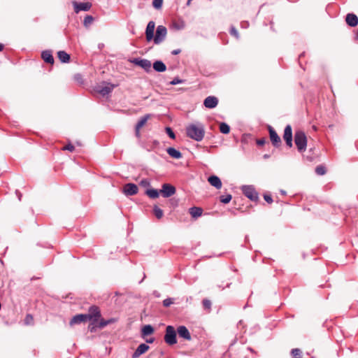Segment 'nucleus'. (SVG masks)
Wrapping results in <instances>:
<instances>
[{
	"label": "nucleus",
	"instance_id": "obj_1",
	"mask_svg": "<svg viewBox=\"0 0 358 358\" xmlns=\"http://www.w3.org/2000/svg\"><path fill=\"white\" fill-rule=\"evenodd\" d=\"M186 134L189 138L196 141H201L205 134L204 127L200 122L191 124L187 127Z\"/></svg>",
	"mask_w": 358,
	"mask_h": 358
},
{
	"label": "nucleus",
	"instance_id": "obj_2",
	"mask_svg": "<svg viewBox=\"0 0 358 358\" xmlns=\"http://www.w3.org/2000/svg\"><path fill=\"white\" fill-rule=\"evenodd\" d=\"M294 142L299 152H304L307 146V138L302 131H296L294 134Z\"/></svg>",
	"mask_w": 358,
	"mask_h": 358
},
{
	"label": "nucleus",
	"instance_id": "obj_3",
	"mask_svg": "<svg viewBox=\"0 0 358 358\" xmlns=\"http://www.w3.org/2000/svg\"><path fill=\"white\" fill-rule=\"evenodd\" d=\"M241 189L243 194L251 201H257L258 199V193L252 185H243Z\"/></svg>",
	"mask_w": 358,
	"mask_h": 358
},
{
	"label": "nucleus",
	"instance_id": "obj_4",
	"mask_svg": "<svg viewBox=\"0 0 358 358\" xmlns=\"http://www.w3.org/2000/svg\"><path fill=\"white\" fill-rule=\"evenodd\" d=\"M164 340L169 345H173L177 343L176 331L172 326H168L166 327Z\"/></svg>",
	"mask_w": 358,
	"mask_h": 358
},
{
	"label": "nucleus",
	"instance_id": "obj_5",
	"mask_svg": "<svg viewBox=\"0 0 358 358\" xmlns=\"http://www.w3.org/2000/svg\"><path fill=\"white\" fill-rule=\"evenodd\" d=\"M114 87V85L110 83H103L102 85H99L96 87V91L102 96H106L110 93Z\"/></svg>",
	"mask_w": 358,
	"mask_h": 358
},
{
	"label": "nucleus",
	"instance_id": "obj_6",
	"mask_svg": "<svg viewBox=\"0 0 358 358\" xmlns=\"http://www.w3.org/2000/svg\"><path fill=\"white\" fill-rule=\"evenodd\" d=\"M155 27V23L153 21H150L148 22L145 34H146V39L148 41H150L152 39L154 40L155 43H157V35L154 36V30Z\"/></svg>",
	"mask_w": 358,
	"mask_h": 358
},
{
	"label": "nucleus",
	"instance_id": "obj_7",
	"mask_svg": "<svg viewBox=\"0 0 358 358\" xmlns=\"http://www.w3.org/2000/svg\"><path fill=\"white\" fill-rule=\"evenodd\" d=\"M153 331H154V329L150 324L145 325L142 328V330H141L142 337L145 341L146 343H151L154 341V338H148V336H150V334H152L153 333Z\"/></svg>",
	"mask_w": 358,
	"mask_h": 358
},
{
	"label": "nucleus",
	"instance_id": "obj_8",
	"mask_svg": "<svg viewBox=\"0 0 358 358\" xmlns=\"http://www.w3.org/2000/svg\"><path fill=\"white\" fill-rule=\"evenodd\" d=\"M175 192L176 188L174 186L168 183H165L162 185V189H160L159 192L158 191V195L159 193H161L164 197H169L174 194Z\"/></svg>",
	"mask_w": 358,
	"mask_h": 358
},
{
	"label": "nucleus",
	"instance_id": "obj_9",
	"mask_svg": "<svg viewBox=\"0 0 358 358\" xmlns=\"http://www.w3.org/2000/svg\"><path fill=\"white\" fill-rule=\"evenodd\" d=\"M85 315L87 316L88 320H93V324L96 322L98 318L101 316L100 310L96 306H91L89 309L88 314Z\"/></svg>",
	"mask_w": 358,
	"mask_h": 358
},
{
	"label": "nucleus",
	"instance_id": "obj_10",
	"mask_svg": "<svg viewBox=\"0 0 358 358\" xmlns=\"http://www.w3.org/2000/svg\"><path fill=\"white\" fill-rule=\"evenodd\" d=\"M268 131H269L270 139H271L272 144L275 147L280 146V145L281 143V139H280V136L278 135L276 131L274 130V129L271 126H268Z\"/></svg>",
	"mask_w": 358,
	"mask_h": 358
},
{
	"label": "nucleus",
	"instance_id": "obj_11",
	"mask_svg": "<svg viewBox=\"0 0 358 358\" xmlns=\"http://www.w3.org/2000/svg\"><path fill=\"white\" fill-rule=\"evenodd\" d=\"M283 138L288 147H292V129L289 124H287L284 130Z\"/></svg>",
	"mask_w": 358,
	"mask_h": 358
},
{
	"label": "nucleus",
	"instance_id": "obj_12",
	"mask_svg": "<svg viewBox=\"0 0 358 358\" xmlns=\"http://www.w3.org/2000/svg\"><path fill=\"white\" fill-rule=\"evenodd\" d=\"M218 104V99L214 96H209L204 99L203 105L207 108H214Z\"/></svg>",
	"mask_w": 358,
	"mask_h": 358
},
{
	"label": "nucleus",
	"instance_id": "obj_13",
	"mask_svg": "<svg viewBox=\"0 0 358 358\" xmlns=\"http://www.w3.org/2000/svg\"><path fill=\"white\" fill-rule=\"evenodd\" d=\"M123 192L127 196L134 195L138 192V187L133 183L126 184L123 187Z\"/></svg>",
	"mask_w": 358,
	"mask_h": 358
},
{
	"label": "nucleus",
	"instance_id": "obj_14",
	"mask_svg": "<svg viewBox=\"0 0 358 358\" xmlns=\"http://www.w3.org/2000/svg\"><path fill=\"white\" fill-rule=\"evenodd\" d=\"M131 62L142 67L145 71H149L152 66L151 62L148 59L135 58L131 61Z\"/></svg>",
	"mask_w": 358,
	"mask_h": 358
},
{
	"label": "nucleus",
	"instance_id": "obj_15",
	"mask_svg": "<svg viewBox=\"0 0 358 358\" xmlns=\"http://www.w3.org/2000/svg\"><path fill=\"white\" fill-rule=\"evenodd\" d=\"M73 5L74 6V10L76 13H79L81 10H89L92 6V4L89 2L77 3L76 1H73Z\"/></svg>",
	"mask_w": 358,
	"mask_h": 358
},
{
	"label": "nucleus",
	"instance_id": "obj_16",
	"mask_svg": "<svg viewBox=\"0 0 358 358\" xmlns=\"http://www.w3.org/2000/svg\"><path fill=\"white\" fill-rule=\"evenodd\" d=\"M177 332L180 338H182L187 341H190L192 338L189 330L185 326H179L178 327Z\"/></svg>",
	"mask_w": 358,
	"mask_h": 358
},
{
	"label": "nucleus",
	"instance_id": "obj_17",
	"mask_svg": "<svg viewBox=\"0 0 358 358\" xmlns=\"http://www.w3.org/2000/svg\"><path fill=\"white\" fill-rule=\"evenodd\" d=\"M87 320V316L85 314H78L73 317L69 322V324L73 326L74 324H78Z\"/></svg>",
	"mask_w": 358,
	"mask_h": 358
},
{
	"label": "nucleus",
	"instance_id": "obj_18",
	"mask_svg": "<svg viewBox=\"0 0 358 358\" xmlns=\"http://www.w3.org/2000/svg\"><path fill=\"white\" fill-rule=\"evenodd\" d=\"M150 117V115H146L143 117H142L139 120L138 122H137L136 125V128H135V132H136V136L137 137H139L140 136V129L146 124L148 120L149 119Z\"/></svg>",
	"mask_w": 358,
	"mask_h": 358
},
{
	"label": "nucleus",
	"instance_id": "obj_19",
	"mask_svg": "<svg viewBox=\"0 0 358 358\" xmlns=\"http://www.w3.org/2000/svg\"><path fill=\"white\" fill-rule=\"evenodd\" d=\"M208 182L217 189L222 187V181L219 177L216 176H210L208 178Z\"/></svg>",
	"mask_w": 358,
	"mask_h": 358
},
{
	"label": "nucleus",
	"instance_id": "obj_20",
	"mask_svg": "<svg viewBox=\"0 0 358 358\" xmlns=\"http://www.w3.org/2000/svg\"><path fill=\"white\" fill-rule=\"evenodd\" d=\"M149 349V346L145 343L141 344L136 351L134 352L132 357L137 358L140 357L141 355L145 353Z\"/></svg>",
	"mask_w": 358,
	"mask_h": 358
},
{
	"label": "nucleus",
	"instance_id": "obj_21",
	"mask_svg": "<svg viewBox=\"0 0 358 358\" xmlns=\"http://www.w3.org/2000/svg\"><path fill=\"white\" fill-rule=\"evenodd\" d=\"M347 24L350 27H355L358 24V17L353 13H348L345 18Z\"/></svg>",
	"mask_w": 358,
	"mask_h": 358
},
{
	"label": "nucleus",
	"instance_id": "obj_22",
	"mask_svg": "<svg viewBox=\"0 0 358 358\" xmlns=\"http://www.w3.org/2000/svg\"><path fill=\"white\" fill-rule=\"evenodd\" d=\"M42 59L48 64H52L54 63V58L52 55V52L50 50L43 51L41 53Z\"/></svg>",
	"mask_w": 358,
	"mask_h": 358
},
{
	"label": "nucleus",
	"instance_id": "obj_23",
	"mask_svg": "<svg viewBox=\"0 0 358 358\" xmlns=\"http://www.w3.org/2000/svg\"><path fill=\"white\" fill-rule=\"evenodd\" d=\"M167 153L173 159H180L182 157V153L179 151L175 149L174 148H168L166 149Z\"/></svg>",
	"mask_w": 358,
	"mask_h": 358
},
{
	"label": "nucleus",
	"instance_id": "obj_24",
	"mask_svg": "<svg viewBox=\"0 0 358 358\" xmlns=\"http://www.w3.org/2000/svg\"><path fill=\"white\" fill-rule=\"evenodd\" d=\"M166 33L167 31L166 27L162 25L158 26V43H159L164 39Z\"/></svg>",
	"mask_w": 358,
	"mask_h": 358
},
{
	"label": "nucleus",
	"instance_id": "obj_25",
	"mask_svg": "<svg viewBox=\"0 0 358 358\" xmlns=\"http://www.w3.org/2000/svg\"><path fill=\"white\" fill-rule=\"evenodd\" d=\"M203 210L199 207H192L189 208V213L192 217L197 218L202 215Z\"/></svg>",
	"mask_w": 358,
	"mask_h": 358
},
{
	"label": "nucleus",
	"instance_id": "obj_26",
	"mask_svg": "<svg viewBox=\"0 0 358 358\" xmlns=\"http://www.w3.org/2000/svg\"><path fill=\"white\" fill-rule=\"evenodd\" d=\"M57 56L62 62L66 63L70 60V55L65 51H59L57 52Z\"/></svg>",
	"mask_w": 358,
	"mask_h": 358
},
{
	"label": "nucleus",
	"instance_id": "obj_27",
	"mask_svg": "<svg viewBox=\"0 0 358 358\" xmlns=\"http://www.w3.org/2000/svg\"><path fill=\"white\" fill-rule=\"evenodd\" d=\"M115 322V319H114V318H111V319H109V320H105L102 319L99 322L98 326H99V328L102 329V328L105 327L106 326H107L108 324L114 323Z\"/></svg>",
	"mask_w": 358,
	"mask_h": 358
},
{
	"label": "nucleus",
	"instance_id": "obj_28",
	"mask_svg": "<svg viewBox=\"0 0 358 358\" xmlns=\"http://www.w3.org/2000/svg\"><path fill=\"white\" fill-rule=\"evenodd\" d=\"M220 131L224 134H227L230 131V127L227 123L222 122L220 124Z\"/></svg>",
	"mask_w": 358,
	"mask_h": 358
},
{
	"label": "nucleus",
	"instance_id": "obj_29",
	"mask_svg": "<svg viewBox=\"0 0 358 358\" xmlns=\"http://www.w3.org/2000/svg\"><path fill=\"white\" fill-rule=\"evenodd\" d=\"M292 358H301L302 352L299 348H294L291 350Z\"/></svg>",
	"mask_w": 358,
	"mask_h": 358
},
{
	"label": "nucleus",
	"instance_id": "obj_30",
	"mask_svg": "<svg viewBox=\"0 0 358 358\" xmlns=\"http://www.w3.org/2000/svg\"><path fill=\"white\" fill-rule=\"evenodd\" d=\"M145 194H147L151 199L157 198V189H146Z\"/></svg>",
	"mask_w": 358,
	"mask_h": 358
},
{
	"label": "nucleus",
	"instance_id": "obj_31",
	"mask_svg": "<svg viewBox=\"0 0 358 358\" xmlns=\"http://www.w3.org/2000/svg\"><path fill=\"white\" fill-rule=\"evenodd\" d=\"M94 18L91 15H87L83 21L84 26L87 27L93 22Z\"/></svg>",
	"mask_w": 358,
	"mask_h": 358
},
{
	"label": "nucleus",
	"instance_id": "obj_32",
	"mask_svg": "<svg viewBox=\"0 0 358 358\" xmlns=\"http://www.w3.org/2000/svg\"><path fill=\"white\" fill-rule=\"evenodd\" d=\"M315 173L317 175L322 176L326 173V168L323 166H317L315 168Z\"/></svg>",
	"mask_w": 358,
	"mask_h": 358
},
{
	"label": "nucleus",
	"instance_id": "obj_33",
	"mask_svg": "<svg viewBox=\"0 0 358 358\" xmlns=\"http://www.w3.org/2000/svg\"><path fill=\"white\" fill-rule=\"evenodd\" d=\"M231 194H227L225 196H221L220 198V200L223 203H228L231 200Z\"/></svg>",
	"mask_w": 358,
	"mask_h": 358
},
{
	"label": "nucleus",
	"instance_id": "obj_34",
	"mask_svg": "<svg viewBox=\"0 0 358 358\" xmlns=\"http://www.w3.org/2000/svg\"><path fill=\"white\" fill-rule=\"evenodd\" d=\"M140 185L143 187L148 188L150 186V180L148 178H145L141 180Z\"/></svg>",
	"mask_w": 358,
	"mask_h": 358
},
{
	"label": "nucleus",
	"instance_id": "obj_35",
	"mask_svg": "<svg viewBox=\"0 0 358 358\" xmlns=\"http://www.w3.org/2000/svg\"><path fill=\"white\" fill-rule=\"evenodd\" d=\"M203 306L205 309L210 310L211 308V301L207 299H205L202 301Z\"/></svg>",
	"mask_w": 358,
	"mask_h": 358
},
{
	"label": "nucleus",
	"instance_id": "obj_36",
	"mask_svg": "<svg viewBox=\"0 0 358 358\" xmlns=\"http://www.w3.org/2000/svg\"><path fill=\"white\" fill-rule=\"evenodd\" d=\"M165 130L166 134L171 139H174L176 138V135L171 127H167L165 128Z\"/></svg>",
	"mask_w": 358,
	"mask_h": 358
},
{
	"label": "nucleus",
	"instance_id": "obj_37",
	"mask_svg": "<svg viewBox=\"0 0 358 358\" xmlns=\"http://www.w3.org/2000/svg\"><path fill=\"white\" fill-rule=\"evenodd\" d=\"M173 303V299L168 298L163 301V306L164 307H169Z\"/></svg>",
	"mask_w": 358,
	"mask_h": 358
},
{
	"label": "nucleus",
	"instance_id": "obj_38",
	"mask_svg": "<svg viewBox=\"0 0 358 358\" xmlns=\"http://www.w3.org/2000/svg\"><path fill=\"white\" fill-rule=\"evenodd\" d=\"M185 83L184 80L180 79L179 78H175L173 80H171L170 82V84L175 85L181 84V83Z\"/></svg>",
	"mask_w": 358,
	"mask_h": 358
},
{
	"label": "nucleus",
	"instance_id": "obj_39",
	"mask_svg": "<svg viewBox=\"0 0 358 358\" xmlns=\"http://www.w3.org/2000/svg\"><path fill=\"white\" fill-rule=\"evenodd\" d=\"M166 70V65L161 61H158V72H163Z\"/></svg>",
	"mask_w": 358,
	"mask_h": 358
},
{
	"label": "nucleus",
	"instance_id": "obj_40",
	"mask_svg": "<svg viewBox=\"0 0 358 358\" xmlns=\"http://www.w3.org/2000/svg\"><path fill=\"white\" fill-rule=\"evenodd\" d=\"M230 34L236 38H238V32L234 27H231Z\"/></svg>",
	"mask_w": 358,
	"mask_h": 358
},
{
	"label": "nucleus",
	"instance_id": "obj_41",
	"mask_svg": "<svg viewBox=\"0 0 358 358\" xmlns=\"http://www.w3.org/2000/svg\"><path fill=\"white\" fill-rule=\"evenodd\" d=\"M33 322V317L31 315H27L24 319V323L26 324H31Z\"/></svg>",
	"mask_w": 358,
	"mask_h": 358
},
{
	"label": "nucleus",
	"instance_id": "obj_42",
	"mask_svg": "<svg viewBox=\"0 0 358 358\" xmlns=\"http://www.w3.org/2000/svg\"><path fill=\"white\" fill-rule=\"evenodd\" d=\"M63 150H69V151H70V152H73V151L74 150V146H73L72 144L69 143V144L66 145L63 148Z\"/></svg>",
	"mask_w": 358,
	"mask_h": 358
},
{
	"label": "nucleus",
	"instance_id": "obj_43",
	"mask_svg": "<svg viewBox=\"0 0 358 358\" xmlns=\"http://www.w3.org/2000/svg\"><path fill=\"white\" fill-rule=\"evenodd\" d=\"M264 200L268 203H271L273 202V199L270 195L264 194Z\"/></svg>",
	"mask_w": 358,
	"mask_h": 358
},
{
	"label": "nucleus",
	"instance_id": "obj_44",
	"mask_svg": "<svg viewBox=\"0 0 358 358\" xmlns=\"http://www.w3.org/2000/svg\"><path fill=\"white\" fill-rule=\"evenodd\" d=\"M265 143H266V139L264 138L257 140V144L258 145H264Z\"/></svg>",
	"mask_w": 358,
	"mask_h": 358
},
{
	"label": "nucleus",
	"instance_id": "obj_45",
	"mask_svg": "<svg viewBox=\"0 0 358 358\" xmlns=\"http://www.w3.org/2000/svg\"><path fill=\"white\" fill-rule=\"evenodd\" d=\"M241 25L242 28H247L249 26V23L248 22H243Z\"/></svg>",
	"mask_w": 358,
	"mask_h": 358
},
{
	"label": "nucleus",
	"instance_id": "obj_46",
	"mask_svg": "<svg viewBox=\"0 0 358 358\" xmlns=\"http://www.w3.org/2000/svg\"><path fill=\"white\" fill-rule=\"evenodd\" d=\"M162 216H163V211H162V210L158 208V219H159Z\"/></svg>",
	"mask_w": 358,
	"mask_h": 358
},
{
	"label": "nucleus",
	"instance_id": "obj_47",
	"mask_svg": "<svg viewBox=\"0 0 358 358\" xmlns=\"http://www.w3.org/2000/svg\"><path fill=\"white\" fill-rule=\"evenodd\" d=\"M180 52V49H177V50H173L171 53H172L173 55H176L179 54Z\"/></svg>",
	"mask_w": 358,
	"mask_h": 358
},
{
	"label": "nucleus",
	"instance_id": "obj_48",
	"mask_svg": "<svg viewBox=\"0 0 358 358\" xmlns=\"http://www.w3.org/2000/svg\"><path fill=\"white\" fill-rule=\"evenodd\" d=\"M152 213L155 216H157V205L153 206Z\"/></svg>",
	"mask_w": 358,
	"mask_h": 358
},
{
	"label": "nucleus",
	"instance_id": "obj_49",
	"mask_svg": "<svg viewBox=\"0 0 358 358\" xmlns=\"http://www.w3.org/2000/svg\"><path fill=\"white\" fill-rule=\"evenodd\" d=\"M163 0H158V9L162 7Z\"/></svg>",
	"mask_w": 358,
	"mask_h": 358
},
{
	"label": "nucleus",
	"instance_id": "obj_50",
	"mask_svg": "<svg viewBox=\"0 0 358 358\" xmlns=\"http://www.w3.org/2000/svg\"><path fill=\"white\" fill-rule=\"evenodd\" d=\"M152 6L155 8H157V0H152Z\"/></svg>",
	"mask_w": 358,
	"mask_h": 358
},
{
	"label": "nucleus",
	"instance_id": "obj_51",
	"mask_svg": "<svg viewBox=\"0 0 358 358\" xmlns=\"http://www.w3.org/2000/svg\"><path fill=\"white\" fill-rule=\"evenodd\" d=\"M157 61L154 62L153 64H152V67L153 69L157 71Z\"/></svg>",
	"mask_w": 358,
	"mask_h": 358
},
{
	"label": "nucleus",
	"instance_id": "obj_52",
	"mask_svg": "<svg viewBox=\"0 0 358 358\" xmlns=\"http://www.w3.org/2000/svg\"><path fill=\"white\" fill-rule=\"evenodd\" d=\"M3 48V45L2 44H0V51H1Z\"/></svg>",
	"mask_w": 358,
	"mask_h": 358
},
{
	"label": "nucleus",
	"instance_id": "obj_53",
	"mask_svg": "<svg viewBox=\"0 0 358 358\" xmlns=\"http://www.w3.org/2000/svg\"><path fill=\"white\" fill-rule=\"evenodd\" d=\"M90 331H93V330H94V327H91V326H90Z\"/></svg>",
	"mask_w": 358,
	"mask_h": 358
},
{
	"label": "nucleus",
	"instance_id": "obj_54",
	"mask_svg": "<svg viewBox=\"0 0 358 358\" xmlns=\"http://www.w3.org/2000/svg\"><path fill=\"white\" fill-rule=\"evenodd\" d=\"M355 38H356V39H358V31H357V33H356Z\"/></svg>",
	"mask_w": 358,
	"mask_h": 358
},
{
	"label": "nucleus",
	"instance_id": "obj_55",
	"mask_svg": "<svg viewBox=\"0 0 358 358\" xmlns=\"http://www.w3.org/2000/svg\"><path fill=\"white\" fill-rule=\"evenodd\" d=\"M268 157H269V156H268V155H264V158H268Z\"/></svg>",
	"mask_w": 358,
	"mask_h": 358
},
{
	"label": "nucleus",
	"instance_id": "obj_56",
	"mask_svg": "<svg viewBox=\"0 0 358 358\" xmlns=\"http://www.w3.org/2000/svg\"><path fill=\"white\" fill-rule=\"evenodd\" d=\"M281 193H282V194H285V191H283V190H282V191H281Z\"/></svg>",
	"mask_w": 358,
	"mask_h": 358
}]
</instances>
